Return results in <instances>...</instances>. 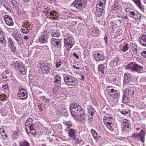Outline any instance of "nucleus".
I'll return each instance as SVG.
<instances>
[{
    "label": "nucleus",
    "instance_id": "f257e3e1",
    "mask_svg": "<svg viewBox=\"0 0 146 146\" xmlns=\"http://www.w3.org/2000/svg\"><path fill=\"white\" fill-rule=\"evenodd\" d=\"M64 80L65 84L70 88H73L77 86L76 79L73 76H66L64 77Z\"/></svg>",
    "mask_w": 146,
    "mask_h": 146
},
{
    "label": "nucleus",
    "instance_id": "f03ea898",
    "mask_svg": "<svg viewBox=\"0 0 146 146\" xmlns=\"http://www.w3.org/2000/svg\"><path fill=\"white\" fill-rule=\"evenodd\" d=\"M82 109L80 106L76 103L72 104L70 106V110L71 115L74 118L78 115L79 113H80Z\"/></svg>",
    "mask_w": 146,
    "mask_h": 146
},
{
    "label": "nucleus",
    "instance_id": "7ed1b4c3",
    "mask_svg": "<svg viewBox=\"0 0 146 146\" xmlns=\"http://www.w3.org/2000/svg\"><path fill=\"white\" fill-rule=\"evenodd\" d=\"M64 43L66 48L69 50L74 44V39L71 35H68L64 37Z\"/></svg>",
    "mask_w": 146,
    "mask_h": 146
},
{
    "label": "nucleus",
    "instance_id": "20e7f679",
    "mask_svg": "<svg viewBox=\"0 0 146 146\" xmlns=\"http://www.w3.org/2000/svg\"><path fill=\"white\" fill-rule=\"evenodd\" d=\"M87 0H76L72 3V5L78 10H81L87 5Z\"/></svg>",
    "mask_w": 146,
    "mask_h": 146
},
{
    "label": "nucleus",
    "instance_id": "39448f33",
    "mask_svg": "<svg viewBox=\"0 0 146 146\" xmlns=\"http://www.w3.org/2000/svg\"><path fill=\"white\" fill-rule=\"evenodd\" d=\"M143 68V67L140 66L134 62H131L127 65V69L134 70L137 72H140Z\"/></svg>",
    "mask_w": 146,
    "mask_h": 146
},
{
    "label": "nucleus",
    "instance_id": "423d86ee",
    "mask_svg": "<svg viewBox=\"0 0 146 146\" xmlns=\"http://www.w3.org/2000/svg\"><path fill=\"white\" fill-rule=\"evenodd\" d=\"M45 13L47 17L54 20H56L57 17V13L56 11L51 10L50 9L47 7L45 9Z\"/></svg>",
    "mask_w": 146,
    "mask_h": 146
},
{
    "label": "nucleus",
    "instance_id": "0eeeda50",
    "mask_svg": "<svg viewBox=\"0 0 146 146\" xmlns=\"http://www.w3.org/2000/svg\"><path fill=\"white\" fill-rule=\"evenodd\" d=\"M145 132L143 130H141L139 133H134L132 135L133 138L134 139H140L142 143H144L145 139Z\"/></svg>",
    "mask_w": 146,
    "mask_h": 146
},
{
    "label": "nucleus",
    "instance_id": "6e6552de",
    "mask_svg": "<svg viewBox=\"0 0 146 146\" xmlns=\"http://www.w3.org/2000/svg\"><path fill=\"white\" fill-rule=\"evenodd\" d=\"M40 68L43 73L48 74L49 73L50 68L48 66L47 64L41 62L40 63Z\"/></svg>",
    "mask_w": 146,
    "mask_h": 146
},
{
    "label": "nucleus",
    "instance_id": "1a4fd4ad",
    "mask_svg": "<svg viewBox=\"0 0 146 146\" xmlns=\"http://www.w3.org/2000/svg\"><path fill=\"white\" fill-rule=\"evenodd\" d=\"M86 115L85 112L82 110L81 111L80 113H78V115L74 117V118L77 121H82L86 119Z\"/></svg>",
    "mask_w": 146,
    "mask_h": 146
},
{
    "label": "nucleus",
    "instance_id": "9d476101",
    "mask_svg": "<svg viewBox=\"0 0 146 146\" xmlns=\"http://www.w3.org/2000/svg\"><path fill=\"white\" fill-rule=\"evenodd\" d=\"M51 41L53 46L57 48L60 47L61 43V39L57 38H52Z\"/></svg>",
    "mask_w": 146,
    "mask_h": 146
},
{
    "label": "nucleus",
    "instance_id": "9b49d317",
    "mask_svg": "<svg viewBox=\"0 0 146 146\" xmlns=\"http://www.w3.org/2000/svg\"><path fill=\"white\" fill-rule=\"evenodd\" d=\"M66 132L68 134L70 138L72 139H75L76 138V131L75 130L67 127L66 129Z\"/></svg>",
    "mask_w": 146,
    "mask_h": 146
},
{
    "label": "nucleus",
    "instance_id": "f8f14e48",
    "mask_svg": "<svg viewBox=\"0 0 146 146\" xmlns=\"http://www.w3.org/2000/svg\"><path fill=\"white\" fill-rule=\"evenodd\" d=\"M35 128V125L32 124L29 126L26 127L25 129L27 133H31L32 134L34 135L36 133V130Z\"/></svg>",
    "mask_w": 146,
    "mask_h": 146
},
{
    "label": "nucleus",
    "instance_id": "ddd939ff",
    "mask_svg": "<svg viewBox=\"0 0 146 146\" xmlns=\"http://www.w3.org/2000/svg\"><path fill=\"white\" fill-rule=\"evenodd\" d=\"M13 36L18 44H21L23 43V40L22 38L21 34L20 33L17 32L14 34Z\"/></svg>",
    "mask_w": 146,
    "mask_h": 146
},
{
    "label": "nucleus",
    "instance_id": "4468645a",
    "mask_svg": "<svg viewBox=\"0 0 146 146\" xmlns=\"http://www.w3.org/2000/svg\"><path fill=\"white\" fill-rule=\"evenodd\" d=\"M27 92L24 89L21 88L19 89L18 95L21 99H25L27 97L26 95Z\"/></svg>",
    "mask_w": 146,
    "mask_h": 146
},
{
    "label": "nucleus",
    "instance_id": "2eb2a0df",
    "mask_svg": "<svg viewBox=\"0 0 146 146\" xmlns=\"http://www.w3.org/2000/svg\"><path fill=\"white\" fill-rule=\"evenodd\" d=\"M4 19L6 24L9 26H12L14 25V23L13 20L8 15L5 16Z\"/></svg>",
    "mask_w": 146,
    "mask_h": 146
},
{
    "label": "nucleus",
    "instance_id": "dca6fc26",
    "mask_svg": "<svg viewBox=\"0 0 146 146\" xmlns=\"http://www.w3.org/2000/svg\"><path fill=\"white\" fill-rule=\"evenodd\" d=\"M141 44L144 46H146V35L144 34L141 35L139 38Z\"/></svg>",
    "mask_w": 146,
    "mask_h": 146
},
{
    "label": "nucleus",
    "instance_id": "f3484780",
    "mask_svg": "<svg viewBox=\"0 0 146 146\" xmlns=\"http://www.w3.org/2000/svg\"><path fill=\"white\" fill-rule=\"evenodd\" d=\"M54 82L58 86L60 85L61 83V79L59 75H56L54 77Z\"/></svg>",
    "mask_w": 146,
    "mask_h": 146
},
{
    "label": "nucleus",
    "instance_id": "a211bd4d",
    "mask_svg": "<svg viewBox=\"0 0 146 146\" xmlns=\"http://www.w3.org/2000/svg\"><path fill=\"white\" fill-rule=\"evenodd\" d=\"M24 27L21 29L22 32L24 33H28L30 29L28 27L29 26V24H24Z\"/></svg>",
    "mask_w": 146,
    "mask_h": 146
},
{
    "label": "nucleus",
    "instance_id": "6ab92c4d",
    "mask_svg": "<svg viewBox=\"0 0 146 146\" xmlns=\"http://www.w3.org/2000/svg\"><path fill=\"white\" fill-rule=\"evenodd\" d=\"M91 132L94 138L96 139L97 141L99 140L100 138V136L98 135L96 132L93 129H92L91 130Z\"/></svg>",
    "mask_w": 146,
    "mask_h": 146
},
{
    "label": "nucleus",
    "instance_id": "aec40b11",
    "mask_svg": "<svg viewBox=\"0 0 146 146\" xmlns=\"http://www.w3.org/2000/svg\"><path fill=\"white\" fill-rule=\"evenodd\" d=\"M39 41L42 43H46L47 42V38L46 35H42L39 38Z\"/></svg>",
    "mask_w": 146,
    "mask_h": 146
},
{
    "label": "nucleus",
    "instance_id": "412c9836",
    "mask_svg": "<svg viewBox=\"0 0 146 146\" xmlns=\"http://www.w3.org/2000/svg\"><path fill=\"white\" fill-rule=\"evenodd\" d=\"M106 127L109 130L113 131L114 130V126L113 125L111 122H108L105 123Z\"/></svg>",
    "mask_w": 146,
    "mask_h": 146
},
{
    "label": "nucleus",
    "instance_id": "4be33fe9",
    "mask_svg": "<svg viewBox=\"0 0 146 146\" xmlns=\"http://www.w3.org/2000/svg\"><path fill=\"white\" fill-rule=\"evenodd\" d=\"M110 95L113 98H115L118 97L119 95V93L118 91L114 90V92H112L110 94Z\"/></svg>",
    "mask_w": 146,
    "mask_h": 146
},
{
    "label": "nucleus",
    "instance_id": "5701e85b",
    "mask_svg": "<svg viewBox=\"0 0 146 146\" xmlns=\"http://www.w3.org/2000/svg\"><path fill=\"white\" fill-rule=\"evenodd\" d=\"M104 64H100L98 66V69L99 71H101L102 72V74H104V70L105 67L104 66Z\"/></svg>",
    "mask_w": 146,
    "mask_h": 146
},
{
    "label": "nucleus",
    "instance_id": "b1692460",
    "mask_svg": "<svg viewBox=\"0 0 146 146\" xmlns=\"http://www.w3.org/2000/svg\"><path fill=\"white\" fill-rule=\"evenodd\" d=\"M104 11V9H100L96 8V10L95 12V14L96 16L98 17H99L101 15L102 13Z\"/></svg>",
    "mask_w": 146,
    "mask_h": 146
},
{
    "label": "nucleus",
    "instance_id": "393cba45",
    "mask_svg": "<svg viewBox=\"0 0 146 146\" xmlns=\"http://www.w3.org/2000/svg\"><path fill=\"white\" fill-rule=\"evenodd\" d=\"M32 122L33 119L31 118H28L26 121L25 123V126H26V127L29 126L31 125L32 124H33V123H32Z\"/></svg>",
    "mask_w": 146,
    "mask_h": 146
},
{
    "label": "nucleus",
    "instance_id": "a878e982",
    "mask_svg": "<svg viewBox=\"0 0 146 146\" xmlns=\"http://www.w3.org/2000/svg\"><path fill=\"white\" fill-rule=\"evenodd\" d=\"M18 68L20 70L19 71L21 73H23L24 74L26 73L24 67L22 64H20L19 67H18Z\"/></svg>",
    "mask_w": 146,
    "mask_h": 146
},
{
    "label": "nucleus",
    "instance_id": "bb28decb",
    "mask_svg": "<svg viewBox=\"0 0 146 146\" xmlns=\"http://www.w3.org/2000/svg\"><path fill=\"white\" fill-rule=\"evenodd\" d=\"M91 31L92 32V35L94 36H95L98 33V28L95 27H93L91 29Z\"/></svg>",
    "mask_w": 146,
    "mask_h": 146
},
{
    "label": "nucleus",
    "instance_id": "cd10ccee",
    "mask_svg": "<svg viewBox=\"0 0 146 146\" xmlns=\"http://www.w3.org/2000/svg\"><path fill=\"white\" fill-rule=\"evenodd\" d=\"M104 4L103 3H101L98 1V3L96 5V8L100 9H104Z\"/></svg>",
    "mask_w": 146,
    "mask_h": 146
},
{
    "label": "nucleus",
    "instance_id": "c85d7f7f",
    "mask_svg": "<svg viewBox=\"0 0 146 146\" xmlns=\"http://www.w3.org/2000/svg\"><path fill=\"white\" fill-rule=\"evenodd\" d=\"M133 1L137 4L138 6L140 9H143V7L141 6V3L140 0H134Z\"/></svg>",
    "mask_w": 146,
    "mask_h": 146
},
{
    "label": "nucleus",
    "instance_id": "c756f323",
    "mask_svg": "<svg viewBox=\"0 0 146 146\" xmlns=\"http://www.w3.org/2000/svg\"><path fill=\"white\" fill-rule=\"evenodd\" d=\"M95 56L96 57H97V58L99 59V60H103L104 59V57L103 56L98 53L95 54Z\"/></svg>",
    "mask_w": 146,
    "mask_h": 146
},
{
    "label": "nucleus",
    "instance_id": "7c9ffc66",
    "mask_svg": "<svg viewBox=\"0 0 146 146\" xmlns=\"http://www.w3.org/2000/svg\"><path fill=\"white\" fill-rule=\"evenodd\" d=\"M132 45H133V48H132L133 53L134 54L136 55L137 53V50L136 45L134 44H133Z\"/></svg>",
    "mask_w": 146,
    "mask_h": 146
},
{
    "label": "nucleus",
    "instance_id": "2f4dec72",
    "mask_svg": "<svg viewBox=\"0 0 146 146\" xmlns=\"http://www.w3.org/2000/svg\"><path fill=\"white\" fill-rule=\"evenodd\" d=\"M107 90L108 92L110 94L112 92H114V90L113 89L111 86H108L107 88Z\"/></svg>",
    "mask_w": 146,
    "mask_h": 146
},
{
    "label": "nucleus",
    "instance_id": "473e14b6",
    "mask_svg": "<svg viewBox=\"0 0 146 146\" xmlns=\"http://www.w3.org/2000/svg\"><path fill=\"white\" fill-rule=\"evenodd\" d=\"M19 144L20 146H30L28 143L26 141L21 142Z\"/></svg>",
    "mask_w": 146,
    "mask_h": 146
},
{
    "label": "nucleus",
    "instance_id": "72a5a7b5",
    "mask_svg": "<svg viewBox=\"0 0 146 146\" xmlns=\"http://www.w3.org/2000/svg\"><path fill=\"white\" fill-rule=\"evenodd\" d=\"M65 124L69 127H71L72 125V123L71 121H65Z\"/></svg>",
    "mask_w": 146,
    "mask_h": 146
},
{
    "label": "nucleus",
    "instance_id": "f704fd0d",
    "mask_svg": "<svg viewBox=\"0 0 146 146\" xmlns=\"http://www.w3.org/2000/svg\"><path fill=\"white\" fill-rule=\"evenodd\" d=\"M130 76L129 74H127V73H125L124 74V80H130Z\"/></svg>",
    "mask_w": 146,
    "mask_h": 146
},
{
    "label": "nucleus",
    "instance_id": "c9c22d12",
    "mask_svg": "<svg viewBox=\"0 0 146 146\" xmlns=\"http://www.w3.org/2000/svg\"><path fill=\"white\" fill-rule=\"evenodd\" d=\"M128 49V46L127 44H125L121 49L122 51L125 52Z\"/></svg>",
    "mask_w": 146,
    "mask_h": 146
},
{
    "label": "nucleus",
    "instance_id": "e433bc0d",
    "mask_svg": "<svg viewBox=\"0 0 146 146\" xmlns=\"http://www.w3.org/2000/svg\"><path fill=\"white\" fill-rule=\"evenodd\" d=\"M130 125L129 124H125L124 125V127L122 129V130L123 131H125L126 130H127L128 129H127V128H128Z\"/></svg>",
    "mask_w": 146,
    "mask_h": 146
},
{
    "label": "nucleus",
    "instance_id": "4c0bfd02",
    "mask_svg": "<svg viewBox=\"0 0 146 146\" xmlns=\"http://www.w3.org/2000/svg\"><path fill=\"white\" fill-rule=\"evenodd\" d=\"M128 99L127 97L125 96H124L123 98V103H125L128 101Z\"/></svg>",
    "mask_w": 146,
    "mask_h": 146
},
{
    "label": "nucleus",
    "instance_id": "58836bf2",
    "mask_svg": "<svg viewBox=\"0 0 146 146\" xmlns=\"http://www.w3.org/2000/svg\"><path fill=\"white\" fill-rule=\"evenodd\" d=\"M61 111L62 113H63V114H64V113H66L67 111L66 109L63 107H62L61 108Z\"/></svg>",
    "mask_w": 146,
    "mask_h": 146
},
{
    "label": "nucleus",
    "instance_id": "ea45409f",
    "mask_svg": "<svg viewBox=\"0 0 146 146\" xmlns=\"http://www.w3.org/2000/svg\"><path fill=\"white\" fill-rule=\"evenodd\" d=\"M129 124V121H128L127 119H124L123 120V122L122 123V124L124 125H125V124Z\"/></svg>",
    "mask_w": 146,
    "mask_h": 146
},
{
    "label": "nucleus",
    "instance_id": "a19ab883",
    "mask_svg": "<svg viewBox=\"0 0 146 146\" xmlns=\"http://www.w3.org/2000/svg\"><path fill=\"white\" fill-rule=\"evenodd\" d=\"M60 36V34L58 33H53L52 35V36L54 37H58Z\"/></svg>",
    "mask_w": 146,
    "mask_h": 146
},
{
    "label": "nucleus",
    "instance_id": "79ce46f5",
    "mask_svg": "<svg viewBox=\"0 0 146 146\" xmlns=\"http://www.w3.org/2000/svg\"><path fill=\"white\" fill-rule=\"evenodd\" d=\"M61 61H59L56 62V66L57 68H58L61 65Z\"/></svg>",
    "mask_w": 146,
    "mask_h": 146
},
{
    "label": "nucleus",
    "instance_id": "37998d69",
    "mask_svg": "<svg viewBox=\"0 0 146 146\" xmlns=\"http://www.w3.org/2000/svg\"><path fill=\"white\" fill-rule=\"evenodd\" d=\"M20 64L18 62H17L14 63V65L15 67L18 68V67H19Z\"/></svg>",
    "mask_w": 146,
    "mask_h": 146
},
{
    "label": "nucleus",
    "instance_id": "c03bdc74",
    "mask_svg": "<svg viewBox=\"0 0 146 146\" xmlns=\"http://www.w3.org/2000/svg\"><path fill=\"white\" fill-rule=\"evenodd\" d=\"M133 92L131 90L129 89L128 90V94L130 96L132 95L133 94Z\"/></svg>",
    "mask_w": 146,
    "mask_h": 146
},
{
    "label": "nucleus",
    "instance_id": "a18cd8bd",
    "mask_svg": "<svg viewBox=\"0 0 146 146\" xmlns=\"http://www.w3.org/2000/svg\"><path fill=\"white\" fill-rule=\"evenodd\" d=\"M141 54L143 57L146 58V51H144L143 52H141Z\"/></svg>",
    "mask_w": 146,
    "mask_h": 146
},
{
    "label": "nucleus",
    "instance_id": "49530a36",
    "mask_svg": "<svg viewBox=\"0 0 146 146\" xmlns=\"http://www.w3.org/2000/svg\"><path fill=\"white\" fill-rule=\"evenodd\" d=\"M130 13V16L131 17H133L134 18H135L134 17H133V16H134L135 13L133 11H130V12L129 13Z\"/></svg>",
    "mask_w": 146,
    "mask_h": 146
},
{
    "label": "nucleus",
    "instance_id": "de8ad7c7",
    "mask_svg": "<svg viewBox=\"0 0 146 146\" xmlns=\"http://www.w3.org/2000/svg\"><path fill=\"white\" fill-rule=\"evenodd\" d=\"M0 43L3 45H4L5 44L6 41L4 39H1L0 41Z\"/></svg>",
    "mask_w": 146,
    "mask_h": 146
},
{
    "label": "nucleus",
    "instance_id": "09e8293b",
    "mask_svg": "<svg viewBox=\"0 0 146 146\" xmlns=\"http://www.w3.org/2000/svg\"><path fill=\"white\" fill-rule=\"evenodd\" d=\"M41 98L42 100L45 101H49L50 100L48 98H46L44 96H42L41 97Z\"/></svg>",
    "mask_w": 146,
    "mask_h": 146
},
{
    "label": "nucleus",
    "instance_id": "8fccbe9b",
    "mask_svg": "<svg viewBox=\"0 0 146 146\" xmlns=\"http://www.w3.org/2000/svg\"><path fill=\"white\" fill-rule=\"evenodd\" d=\"M13 8L15 10H18V4L17 3L15 4V5H13Z\"/></svg>",
    "mask_w": 146,
    "mask_h": 146
},
{
    "label": "nucleus",
    "instance_id": "3c124183",
    "mask_svg": "<svg viewBox=\"0 0 146 146\" xmlns=\"http://www.w3.org/2000/svg\"><path fill=\"white\" fill-rule=\"evenodd\" d=\"M88 113L90 114L89 115H90L91 116H93L94 115L93 112L91 110H88Z\"/></svg>",
    "mask_w": 146,
    "mask_h": 146
},
{
    "label": "nucleus",
    "instance_id": "603ef678",
    "mask_svg": "<svg viewBox=\"0 0 146 146\" xmlns=\"http://www.w3.org/2000/svg\"><path fill=\"white\" fill-rule=\"evenodd\" d=\"M2 137L3 138V139H5L7 137V134H2L1 135Z\"/></svg>",
    "mask_w": 146,
    "mask_h": 146
},
{
    "label": "nucleus",
    "instance_id": "864d4df0",
    "mask_svg": "<svg viewBox=\"0 0 146 146\" xmlns=\"http://www.w3.org/2000/svg\"><path fill=\"white\" fill-rule=\"evenodd\" d=\"M2 87L4 89H6L7 88L8 86L7 84H5L4 85H2Z\"/></svg>",
    "mask_w": 146,
    "mask_h": 146
},
{
    "label": "nucleus",
    "instance_id": "5fc2aeb1",
    "mask_svg": "<svg viewBox=\"0 0 146 146\" xmlns=\"http://www.w3.org/2000/svg\"><path fill=\"white\" fill-rule=\"evenodd\" d=\"M121 113L123 114H126L128 113V112L127 111H122Z\"/></svg>",
    "mask_w": 146,
    "mask_h": 146
},
{
    "label": "nucleus",
    "instance_id": "6e6d98bb",
    "mask_svg": "<svg viewBox=\"0 0 146 146\" xmlns=\"http://www.w3.org/2000/svg\"><path fill=\"white\" fill-rule=\"evenodd\" d=\"M130 80H123V81L124 83V84L125 85H126V83H128L130 81Z\"/></svg>",
    "mask_w": 146,
    "mask_h": 146
},
{
    "label": "nucleus",
    "instance_id": "4d7b16f0",
    "mask_svg": "<svg viewBox=\"0 0 146 146\" xmlns=\"http://www.w3.org/2000/svg\"><path fill=\"white\" fill-rule=\"evenodd\" d=\"M98 1L100 3H105L106 2V0H98Z\"/></svg>",
    "mask_w": 146,
    "mask_h": 146
},
{
    "label": "nucleus",
    "instance_id": "13d9d810",
    "mask_svg": "<svg viewBox=\"0 0 146 146\" xmlns=\"http://www.w3.org/2000/svg\"><path fill=\"white\" fill-rule=\"evenodd\" d=\"M131 11V10H130L129 8H126L125 9V11L127 12H129L128 13H129Z\"/></svg>",
    "mask_w": 146,
    "mask_h": 146
},
{
    "label": "nucleus",
    "instance_id": "bf43d9fd",
    "mask_svg": "<svg viewBox=\"0 0 146 146\" xmlns=\"http://www.w3.org/2000/svg\"><path fill=\"white\" fill-rule=\"evenodd\" d=\"M24 38L25 40H28L29 39V38H28V36L26 35H25L24 36Z\"/></svg>",
    "mask_w": 146,
    "mask_h": 146
},
{
    "label": "nucleus",
    "instance_id": "052dcab7",
    "mask_svg": "<svg viewBox=\"0 0 146 146\" xmlns=\"http://www.w3.org/2000/svg\"><path fill=\"white\" fill-rule=\"evenodd\" d=\"M119 17H121L122 19H124V18H125V19H127V16H121L120 15V16H119Z\"/></svg>",
    "mask_w": 146,
    "mask_h": 146
},
{
    "label": "nucleus",
    "instance_id": "680f3d73",
    "mask_svg": "<svg viewBox=\"0 0 146 146\" xmlns=\"http://www.w3.org/2000/svg\"><path fill=\"white\" fill-rule=\"evenodd\" d=\"M12 3L13 4V5H15V4H16L17 3L15 1L13 0L12 1Z\"/></svg>",
    "mask_w": 146,
    "mask_h": 146
},
{
    "label": "nucleus",
    "instance_id": "e2e57ef3",
    "mask_svg": "<svg viewBox=\"0 0 146 146\" xmlns=\"http://www.w3.org/2000/svg\"><path fill=\"white\" fill-rule=\"evenodd\" d=\"M119 8L117 7H115L113 9L114 11H117L118 9Z\"/></svg>",
    "mask_w": 146,
    "mask_h": 146
},
{
    "label": "nucleus",
    "instance_id": "0e129e2a",
    "mask_svg": "<svg viewBox=\"0 0 146 146\" xmlns=\"http://www.w3.org/2000/svg\"><path fill=\"white\" fill-rule=\"evenodd\" d=\"M107 36H106L105 38H104V39H105V43L106 44H107Z\"/></svg>",
    "mask_w": 146,
    "mask_h": 146
},
{
    "label": "nucleus",
    "instance_id": "69168bd1",
    "mask_svg": "<svg viewBox=\"0 0 146 146\" xmlns=\"http://www.w3.org/2000/svg\"><path fill=\"white\" fill-rule=\"evenodd\" d=\"M73 55H74V56H75V57H76V58L77 59L78 58V56L75 53H74L73 54Z\"/></svg>",
    "mask_w": 146,
    "mask_h": 146
},
{
    "label": "nucleus",
    "instance_id": "338daca9",
    "mask_svg": "<svg viewBox=\"0 0 146 146\" xmlns=\"http://www.w3.org/2000/svg\"><path fill=\"white\" fill-rule=\"evenodd\" d=\"M49 141L50 143H52L54 141V140L52 139H49Z\"/></svg>",
    "mask_w": 146,
    "mask_h": 146
},
{
    "label": "nucleus",
    "instance_id": "774afa93",
    "mask_svg": "<svg viewBox=\"0 0 146 146\" xmlns=\"http://www.w3.org/2000/svg\"><path fill=\"white\" fill-rule=\"evenodd\" d=\"M73 67L74 68H75L77 69H79V68H80L79 67H76L74 65L73 66Z\"/></svg>",
    "mask_w": 146,
    "mask_h": 146
}]
</instances>
